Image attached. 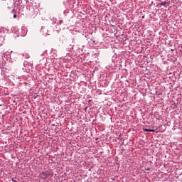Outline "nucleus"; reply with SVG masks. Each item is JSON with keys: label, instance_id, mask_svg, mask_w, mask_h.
<instances>
[{"label": "nucleus", "instance_id": "obj_4", "mask_svg": "<svg viewBox=\"0 0 182 182\" xmlns=\"http://www.w3.org/2000/svg\"><path fill=\"white\" fill-rule=\"evenodd\" d=\"M11 14H13L14 18H16V11H15V9L12 10Z\"/></svg>", "mask_w": 182, "mask_h": 182}, {"label": "nucleus", "instance_id": "obj_6", "mask_svg": "<svg viewBox=\"0 0 182 182\" xmlns=\"http://www.w3.org/2000/svg\"><path fill=\"white\" fill-rule=\"evenodd\" d=\"M166 4H167V2L161 3L160 5L164 6Z\"/></svg>", "mask_w": 182, "mask_h": 182}, {"label": "nucleus", "instance_id": "obj_3", "mask_svg": "<svg viewBox=\"0 0 182 182\" xmlns=\"http://www.w3.org/2000/svg\"><path fill=\"white\" fill-rule=\"evenodd\" d=\"M4 41V33L2 31H0V43H2Z\"/></svg>", "mask_w": 182, "mask_h": 182}, {"label": "nucleus", "instance_id": "obj_1", "mask_svg": "<svg viewBox=\"0 0 182 182\" xmlns=\"http://www.w3.org/2000/svg\"><path fill=\"white\" fill-rule=\"evenodd\" d=\"M14 4L15 6H19L22 4V0H14Z\"/></svg>", "mask_w": 182, "mask_h": 182}, {"label": "nucleus", "instance_id": "obj_2", "mask_svg": "<svg viewBox=\"0 0 182 182\" xmlns=\"http://www.w3.org/2000/svg\"><path fill=\"white\" fill-rule=\"evenodd\" d=\"M40 178H42V180H46V173L43 172L40 174Z\"/></svg>", "mask_w": 182, "mask_h": 182}, {"label": "nucleus", "instance_id": "obj_7", "mask_svg": "<svg viewBox=\"0 0 182 182\" xmlns=\"http://www.w3.org/2000/svg\"><path fill=\"white\" fill-rule=\"evenodd\" d=\"M11 181H12L13 182H18V181H16V180H14V178L11 179Z\"/></svg>", "mask_w": 182, "mask_h": 182}, {"label": "nucleus", "instance_id": "obj_5", "mask_svg": "<svg viewBox=\"0 0 182 182\" xmlns=\"http://www.w3.org/2000/svg\"><path fill=\"white\" fill-rule=\"evenodd\" d=\"M144 132H156L154 129H144Z\"/></svg>", "mask_w": 182, "mask_h": 182}]
</instances>
